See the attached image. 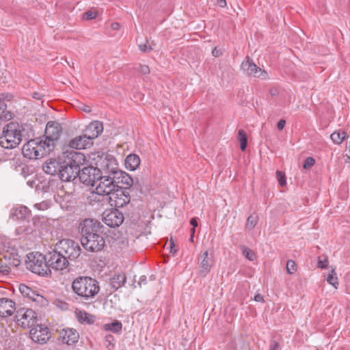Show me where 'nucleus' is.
I'll list each match as a JSON object with an SVG mask.
<instances>
[{
  "instance_id": "f257e3e1",
  "label": "nucleus",
  "mask_w": 350,
  "mask_h": 350,
  "mask_svg": "<svg viewBox=\"0 0 350 350\" xmlns=\"http://www.w3.org/2000/svg\"><path fill=\"white\" fill-rule=\"evenodd\" d=\"M72 291L82 300L94 299L100 291L99 282L91 277L79 276L72 282Z\"/></svg>"
},
{
  "instance_id": "f03ea898",
  "label": "nucleus",
  "mask_w": 350,
  "mask_h": 350,
  "mask_svg": "<svg viewBox=\"0 0 350 350\" xmlns=\"http://www.w3.org/2000/svg\"><path fill=\"white\" fill-rule=\"evenodd\" d=\"M21 126L15 122L7 124L0 136V146L4 148L12 149L17 147L22 141Z\"/></svg>"
},
{
  "instance_id": "7ed1b4c3",
  "label": "nucleus",
  "mask_w": 350,
  "mask_h": 350,
  "mask_svg": "<svg viewBox=\"0 0 350 350\" xmlns=\"http://www.w3.org/2000/svg\"><path fill=\"white\" fill-rule=\"evenodd\" d=\"M50 147V145L46 144L43 140L34 139L25 144L22 151L25 157L29 159H37L51 152L52 150Z\"/></svg>"
},
{
  "instance_id": "20e7f679",
  "label": "nucleus",
  "mask_w": 350,
  "mask_h": 350,
  "mask_svg": "<svg viewBox=\"0 0 350 350\" xmlns=\"http://www.w3.org/2000/svg\"><path fill=\"white\" fill-rule=\"evenodd\" d=\"M26 260L27 268L31 272L41 276L51 274L48 267L46 258L39 252H31L27 254Z\"/></svg>"
},
{
  "instance_id": "39448f33",
  "label": "nucleus",
  "mask_w": 350,
  "mask_h": 350,
  "mask_svg": "<svg viewBox=\"0 0 350 350\" xmlns=\"http://www.w3.org/2000/svg\"><path fill=\"white\" fill-rule=\"evenodd\" d=\"M55 250L62 254L67 260H75L81 254V247L79 243L68 239L58 241L55 245Z\"/></svg>"
},
{
  "instance_id": "423d86ee",
  "label": "nucleus",
  "mask_w": 350,
  "mask_h": 350,
  "mask_svg": "<svg viewBox=\"0 0 350 350\" xmlns=\"http://www.w3.org/2000/svg\"><path fill=\"white\" fill-rule=\"evenodd\" d=\"M16 321L18 325L29 328L38 322L37 314L31 308H21L16 311Z\"/></svg>"
},
{
  "instance_id": "0eeeda50",
  "label": "nucleus",
  "mask_w": 350,
  "mask_h": 350,
  "mask_svg": "<svg viewBox=\"0 0 350 350\" xmlns=\"http://www.w3.org/2000/svg\"><path fill=\"white\" fill-rule=\"evenodd\" d=\"M62 128L58 122H49L46 126L44 137L43 140L46 144L50 145L53 150L55 147V142L59 139L62 133Z\"/></svg>"
},
{
  "instance_id": "6e6552de",
  "label": "nucleus",
  "mask_w": 350,
  "mask_h": 350,
  "mask_svg": "<svg viewBox=\"0 0 350 350\" xmlns=\"http://www.w3.org/2000/svg\"><path fill=\"white\" fill-rule=\"evenodd\" d=\"M101 174L100 170L97 167L88 166L79 170L78 174L79 179L86 185L94 186Z\"/></svg>"
},
{
  "instance_id": "1a4fd4ad",
  "label": "nucleus",
  "mask_w": 350,
  "mask_h": 350,
  "mask_svg": "<svg viewBox=\"0 0 350 350\" xmlns=\"http://www.w3.org/2000/svg\"><path fill=\"white\" fill-rule=\"evenodd\" d=\"M81 243L83 247L90 252L100 251L105 246V240L100 234H92L81 237Z\"/></svg>"
},
{
  "instance_id": "9d476101",
  "label": "nucleus",
  "mask_w": 350,
  "mask_h": 350,
  "mask_svg": "<svg viewBox=\"0 0 350 350\" xmlns=\"http://www.w3.org/2000/svg\"><path fill=\"white\" fill-rule=\"evenodd\" d=\"M46 258L49 269L51 267L55 270H63L68 265V260L55 249L50 252Z\"/></svg>"
},
{
  "instance_id": "9b49d317",
  "label": "nucleus",
  "mask_w": 350,
  "mask_h": 350,
  "mask_svg": "<svg viewBox=\"0 0 350 350\" xmlns=\"http://www.w3.org/2000/svg\"><path fill=\"white\" fill-rule=\"evenodd\" d=\"M107 200L111 206L121 208L130 202V195L126 190L118 188L109 196Z\"/></svg>"
},
{
  "instance_id": "f8f14e48",
  "label": "nucleus",
  "mask_w": 350,
  "mask_h": 350,
  "mask_svg": "<svg viewBox=\"0 0 350 350\" xmlns=\"http://www.w3.org/2000/svg\"><path fill=\"white\" fill-rule=\"evenodd\" d=\"M241 68L248 76H252L262 79H265L268 77L267 72L257 66L248 56H247L241 63Z\"/></svg>"
},
{
  "instance_id": "ddd939ff",
  "label": "nucleus",
  "mask_w": 350,
  "mask_h": 350,
  "mask_svg": "<svg viewBox=\"0 0 350 350\" xmlns=\"http://www.w3.org/2000/svg\"><path fill=\"white\" fill-rule=\"evenodd\" d=\"M103 227L100 222L94 219H85L79 225L81 237L91 236L92 234H100V228Z\"/></svg>"
},
{
  "instance_id": "4468645a",
  "label": "nucleus",
  "mask_w": 350,
  "mask_h": 350,
  "mask_svg": "<svg viewBox=\"0 0 350 350\" xmlns=\"http://www.w3.org/2000/svg\"><path fill=\"white\" fill-rule=\"evenodd\" d=\"M30 337L36 342L46 343L51 338L49 329L44 325L36 324L29 332Z\"/></svg>"
},
{
  "instance_id": "2eb2a0df",
  "label": "nucleus",
  "mask_w": 350,
  "mask_h": 350,
  "mask_svg": "<svg viewBox=\"0 0 350 350\" xmlns=\"http://www.w3.org/2000/svg\"><path fill=\"white\" fill-rule=\"evenodd\" d=\"M96 183L97 185L95 190L100 193H104V195L109 196L116 190L111 173L107 176H103L101 173L99 178L96 181Z\"/></svg>"
},
{
  "instance_id": "dca6fc26",
  "label": "nucleus",
  "mask_w": 350,
  "mask_h": 350,
  "mask_svg": "<svg viewBox=\"0 0 350 350\" xmlns=\"http://www.w3.org/2000/svg\"><path fill=\"white\" fill-rule=\"evenodd\" d=\"M116 189L122 188L126 190L131 187L133 183L132 178L126 172L121 170H113L111 172Z\"/></svg>"
},
{
  "instance_id": "f3484780",
  "label": "nucleus",
  "mask_w": 350,
  "mask_h": 350,
  "mask_svg": "<svg viewBox=\"0 0 350 350\" xmlns=\"http://www.w3.org/2000/svg\"><path fill=\"white\" fill-rule=\"evenodd\" d=\"M103 222L111 228L121 225L124 221L123 214L117 208L106 211L103 214Z\"/></svg>"
},
{
  "instance_id": "a211bd4d",
  "label": "nucleus",
  "mask_w": 350,
  "mask_h": 350,
  "mask_svg": "<svg viewBox=\"0 0 350 350\" xmlns=\"http://www.w3.org/2000/svg\"><path fill=\"white\" fill-rule=\"evenodd\" d=\"M79 173L78 168H74L64 162L59 172V177L62 181L69 182L78 177Z\"/></svg>"
},
{
  "instance_id": "6ab92c4d",
  "label": "nucleus",
  "mask_w": 350,
  "mask_h": 350,
  "mask_svg": "<svg viewBox=\"0 0 350 350\" xmlns=\"http://www.w3.org/2000/svg\"><path fill=\"white\" fill-rule=\"evenodd\" d=\"M86 161L85 155L79 152L70 151L67 155V159L64 163L80 170V166L83 165Z\"/></svg>"
},
{
  "instance_id": "aec40b11",
  "label": "nucleus",
  "mask_w": 350,
  "mask_h": 350,
  "mask_svg": "<svg viewBox=\"0 0 350 350\" xmlns=\"http://www.w3.org/2000/svg\"><path fill=\"white\" fill-rule=\"evenodd\" d=\"M213 256H209L208 252L204 251L201 252L198 258V262L201 268V272L206 274L208 273L213 265Z\"/></svg>"
},
{
  "instance_id": "412c9836",
  "label": "nucleus",
  "mask_w": 350,
  "mask_h": 350,
  "mask_svg": "<svg viewBox=\"0 0 350 350\" xmlns=\"http://www.w3.org/2000/svg\"><path fill=\"white\" fill-rule=\"evenodd\" d=\"M79 333L72 328L63 329L59 332V340L67 345H72L78 341Z\"/></svg>"
},
{
  "instance_id": "4be33fe9",
  "label": "nucleus",
  "mask_w": 350,
  "mask_h": 350,
  "mask_svg": "<svg viewBox=\"0 0 350 350\" xmlns=\"http://www.w3.org/2000/svg\"><path fill=\"white\" fill-rule=\"evenodd\" d=\"M19 291L24 297H27L34 302L40 303L42 305H44L47 302L43 296L36 293L31 288L25 284L19 286Z\"/></svg>"
},
{
  "instance_id": "5701e85b",
  "label": "nucleus",
  "mask_w": 350,
  "mask_h": 350,
  "mask_svg": "<svg viewBox=\"0 0 350 350\" xmlns=\"http://www.w3.org/2000/svg\"><path fill=\"white\" fill-rule=\"evenodd\" d=\"M15 302L8 298L0 299V317L11 316L15 311Z\"/></svg>"
},
{
  "instance_id": "b1692460",
  "label": "nucleus",
  "mask_w": 350,
  "mask_h": 350,
  "mask_svg": "<svg viewBox=\"0 0 350 350\" xmlns=\"http://www.w3.org/2000/svg\"><path fill=\"white\" fill-rule=\"evenodd\" d=\"M92 144V142L85 133L83 135L77 136L71 139L69 142V146L75 149H85Z\"/></svg>"
},
{
  "instance_id": "393cba45",
  "label": "nucleus",
  "mask_w": 350,
  "mask_h": 350,
  "mask_svg": "<svg viewBox=\"0 0 350 350\" xmlns=\"http://www.w3.org/2000/svg\"><path fill=\"white\" fill-rule=\"evenodd\" d=\"M103 131V123L100 121H94L87 126L85 129V134L92 141L93 139L96 138L99 135H100Z\"/></svg>"
},
{
  "instance_id": "a878e982",
  "label": "nucleus",
  "mask_w": 350,
  "mask_h": 350,
  "mask_svg": "<svg viewBox=\"0 0 350 350\" xmlns=\"http://www.w3.org/2000/svg\"><path fill=\"white\" fill-rule=\"evenodd\" d=\"M62 163L56 159H49L44 162L42 166L44 172L50 175L59 174Z\"/></svg>"
},
{
  "instance_id": "bb28decb",
  "label": "nucleus",
  "mask_w": 350,
  "mask_h": 350,
  "mask_svg": "<svg viewBox=\"0 0 350 350\" xmlns=\"http://www.w3.org/2000/svg\"><path fill=\"white\" fill-rule=\"evenodd\" d=\"M126 282V276L123 273L115 274L110 279V286L113 291H116L118 288L124 285Z\"/></svg>"
},
{
  "instance_id": "cd10ccee",
  "label": "nucleus",
  "mask_w": 350,
  "mask_h": 350,
  "mask_svg": "<svg viewBox=\"0 0 350 350\" xmlns=\"http://www.w3.org/2000/svg\"><path fill=\"white\" fill-rule=\"evenodd\" d=\"M140 158L137 154H130L125 159V166L131 171L135 170L140 165Z\"/></svg>"
},
{
  "instance_id": "c85d7f7f",
  "label": "nucleus",
  "mask_w": 350,
  "mask_h": 350,
  "mask_svg": "<svg viewBox=\"0 0 350 350\" xmlns=\"http://www.w3.org/2000/svg\"><path fill=\"white\" fill-rule=\"evenodd\" d=\"M12 215L17 219H25L31 216V211L25 206H19L12 210Z\"/></svg>"
},
{
  "instance_id": "c756f323",
  "label": "nucleus",
  "mask_w": 350,
  "mask_h": 350,
  "mask_svg": "<svg viewBox=\"0 0 350 350\" xmlns=\"http://www.w3.org/2000/svg\"><path fill=\"white\" fill-rule=\"evenodd\" d=\"M75 313L77 320L81 323L91 325L95 321V317L84 310L76 311Z\"/></svg>"
},
{
  "instance_id": "7c9ffc66",
  "label": "nucleus",
  "mask_w": 350,
  "mask_h": 350,
  "mask_svg": "<svg viewBox=\"0 0 350 350\" xmlns=\"http://www.w3.org/2000/svg\"><path fill=\"white\" fill-rule=\"evenodd\" d=\"M347 137V133L342 130L334 131L330 135V138L336 144H340Z\"/></svg>"
},
{
  "instance_id": "2f4dec72",
  "label": "nucleus",
  "mask_w": 350,
  "mask_h": 350,
  "mask_svg": "<svg viewBox=\"0 0 350 350\" xmlns=\"http://www.w3.org/2000/svg\"><path fill=\"white\" fill-rule=\"evenodd\" d=\"M105 196L104 193H100L96 190L88 196V202L92 205H94L96 203H101L104 201Z\"/></svg>"
},
{
  "instance_id": "473e14b6",
  "label": "nucleus",
  "mask_w": 350,
  "mask_h": 350,
  "mask_svg": "<svg viewBox=\"0 0 350 350\" xmlns=\"http://www.w3.org/2000/svg\"><path fill=\"white\" fill-rule=\"evenodd\" d=\"M238 139L240 143L241 150L244 151L247 145V137L246 133L243 129L239 130Z\"/></svg>"
},
{
  "instance_id": "72a5a7b5",
  "label": "nucleus",
  "mask_w": 350,
  "mask_h": 350,
  "mask_svg": "<svg viewBox=\"0 0 350 350\" xmlns=\"http://www.w3.org/2000/svg\"><path fill=\"white\" fill-rule=\"evenodd\" d=\"M258 221V217L256 214L250 215L247 219V222L245 224V228L250 230H252L256 225L257 224Z\"/></svg>"
},
{
  "instance_id": "f704fd0d",
  "label": "nucleus",
  "mask_w": 350,
  "mask_h": 350,
  "mask_svg": "<svg viewBox=\"0 0 350 350\" xmlns=\"http://www.w3.org/2000/svg\"><path fill=\"white\" fill-rule=\"evenodd\" d=\"M122 325L118 321H116L111 323L105 325V328L107 330H110L114 333H118L122 330Z\"/></svg>"
},
{
  "instance_id": "c9c22d12",
  "label": "nucleus",
  "mask_w": 350,
  "mask_h": 350,
  "mask_svg": "<svg viewBox=\"0 0 350 350\" xmlns=\"http://www.w3.org/2000/svg\"><path fill=\"white\" fill-rule=\"evenodd\" d=\"M241 249H242L243 255L246 258H247L248 260H250L251 261L256 259V254L253 250H250V248H248L245 246H242Z\"/></svg>"
},
{
  "instance_id": "e433bc0d",
  "label": "nucleus",
  "mask_w": 350,
  "mask_h": 350,
  "mask_svg": "<svg viewBox=\"0 0 350 350\" xmlns=\"http://www.w3.org/2000/svg\"><path fill=\"white\" fill-rule=\"evenodd\" d=\"M336 273L334 269L332 270V273L328 275L326 280L329 284L334 286L336 288H337V285L338 284V278L336 276Z\"/></svg>"
},
{
  "instance_id": "4c0bfd02",
  "label": "nucleus",
  "mask_w": 350,
  "mask_h": 350,
  "mask_svg": "<svg viewBox=\"0 0 350 350\" xmlns=\"http://www.w3.org/2000/svg\"><path fill=\"white\" fill-rule=\"evenodd\" d=\"M51 206L50 200H44L41 202L34 204V207L39 211H45L49 209Z\"/></svg>"
},
{
  "instance_id": "58836bf2",
  "label": "nucleus",
  "mask_w": 350,
  "mask_h": 350,
  "mask_svg": "<svg viewBox=\"0 0 350 350\" xmlns=\"http://www.w3.org/2000/svg\"><path fill=\"white\" fill-rule=\"evenodd\" d=\"M286 271L289 274H293L297 271V265L293 260H288L286 262Z\"/></svg>"
},
{
  "instance_id": "ea45409f",
  "label": "nucleus",
  "mask_w": 350,
  "mask_h": 350,
  "mask_svg": "<svg viewBox=\"0 0 350 350\" xmlns=\"http://www.w3.org/2000/svg\"><path fill=\"white\" fill-rule=\"evenodd\" d=\"M98 16V11L90 10L83 14V18L85 20H92L96 18Z\"/></svg>"
},
{
  "instance_id": "a19ab883",
  "label": "nucleus",
  "mask_w": 350,
  "mask_h": 350,
  "mask_svg": "<svg viewBox=\"0 0 350 350\" xmlns=\"http://www.w3.org/2000/svg\"><path fill=\"white\" fill-rule=\"evenodd\" d=\"M276 175L278 178V180L279 182V184L283 187L286 185V177L285 175L280 171L276 172Z\"/></svg>"
},
{
  "instance_id": "79ce46f5",
  "label": "nucleus",
  "mask_w": 350,
  "mask_h": 350,
  "mask_svg": "<svg viewBox=\"0 0 350 350\" xmlns=\"http://www.w3.org/2000/svg\"><path fill=\"white\" fill-rule=\"evenodd\" d=\"M314 163L315 161L312 157H308L304 161V167L305 169L310 168L314 165Z\"/></svg>"
},
{
  "instance_id": "37998d69",
  "label": "nucleus",
  "mask_w": 350,
  "mask_h": 350,
  "mask_svg": "<svg viewBox=\"0 0 350 350\" xmlns=\"http://www.w3.org/2000/svg\"><path fill=\"white\" fill-rule=\"evenodd\" d=\"M9 272V267L6 263L0 258V273H8Z\"/></svg>"
},
{
  "instance_id": "c03bdc74",
  "label": "nucleus",
  "mask_w": 350,
  "mask_h": 350,
  "mask_svg": "<svg viewBox=\"0 0 350 350\" xmlns=\"http://www.w3.org/2000/svg\"><path fill=\"white\" fill-rule=\"evenodd\" d=\"M139 72L142 75H148L150 73V68L147 65H139Z\"/></svg>"
},
{
  "instance_id": "a18cd8bd",
  "label": "nucleus",
  "mask_w": 350,
  "mask_h": 350,
  "mask_svg": "<svg viewBox=\"0 0 350 350\" xmlns=\"http://www.w3.org/2000/svg\"><path fill=\"white\" fill-rule=\"evenodd\" d=\"M328 260L326 258L324 260H321L320 257H319L318 260V267L321 269H325L327 267Z\"/></svg>"
},
{
  "instance_id": "49530a36",
  "label": "nucleus",
  "mask_w": 350,
  "mask_h": 350,
  "mask_svg": "<svg viewBox=\"0 0 350 350\" xmlns=\"http://www.w3.org/2000/svg\"><path fill=\"white\" fill-rule=\"evenodd\" d=\"M139 49L142 52L150 51L152 50L151 46H148L146 44H139Z\"/></svg>"
},
{
  "instance_id": "de8ad7c7",
  "label": "nucleus",
  "mask_w": 350,
  "mask_h": 350,
  "mask_svg": "<svg viewBox=\"0 0 350 350\" xmlns=\"http://www.w3.org/2000/svg\"><path fill=\"white\" fill-rule=\"evenodd\" d=\"M146 283H147V278L146 275L141 276L137 282L139 287H142V285L146 284Z\"/></svg>"
},
{
  "instance_id": "09e8293b",
  "label": "nucleus",
  "mask_w": 350,
  "mask_h": 350,
  "mask_svg": "<svg viewBox=\"0 0 350 350\" xmlns=\"http://www.w3.org/2000/svg\"><path fill=\"white\" fill-rule=\"evenodd\" d=\"M177 252V249L175 247V244L171 239L170 241V252L174 254Z\"/></svg>"
},
{
  "instance_id": "8fccbe9b",
  "label": "nucleus",
  "mask_w": 350,
  "mask_h": 350,
  "mask_svg": "<svg viewBox=\"0 0 350 350\" xmlns=\"http://www.w3.org/2000/svg\"><path fill=\"white\" fill-rule=\"evenodd\" d=\"M286 124V121L281 119L277 124V128L279 131H282Z\"/></svg>"
},
{
  "instance_id": "3c124183",
  "label": "nucleus",
  "mask_w": 350,
  "mask_h": 350,
  "mask_svg": "<svg viewBox=\"0 0 350 350\" xmlns=\"http://www.w3.org/2000/svg\"><path fill=\"white\" fill-rule=\"evenodd\" d=\"M111 27L112 29L118 31L120 29L121 25L119 23L114 22L111 24Z\"/></svg>"
},
{
  "instance_id": "603ef678",
  "label": "nucleus",
  "mask_w": 350,
  "mask_h": 350,
  "mask_svg": "<svg viewBox=\"0 0 350 350\" xmlns=\"http://www.w3.org/2000/svg\"><path fill=\"white\" fill-rule=\"evenodd\" d=\"M278 347H279L278 342L276 341H273L270 344L269 350H276Z\"/></svg>"
},
{
  "instance_id": "864d4df0",
  "label": "nucleus",
  "mask_w": 350,
  "mask_h": 350,
  "mask_svg": "<svg viewBox=\"0 0 350 350\" xmlns=\"http://www.w3.org/2000/svg\"><path fill=\"white\" fill-rule=\"evenodd\" d=\"M254 300L256 301L262 302L264 301L263 296L260 294H257L254 296Z\"/></svg>"
},
{
  "instance_id": "5fc2aeb1",
  "label": "nucleus",
  "mask_w": 350,
  "mask_h": 350,
  "mask_svg": "<svg viewBox=\"0 0 350 350\" xmlns=\"http://www.w3.org/2000/svg\"><path fill=\"white\" fill-rule=\"evenodd\" d=\"M81 109L85 112L90 113L91 112V107L88 105H83V106L81 107Z\"/></svg>"
},
{
  "instance_id": "6e6d98bb",
  "label": "nucleus",
  "mask_w": 350,
  "mask_h": 350,
  "mask_svg": "<svg viewBox=\"0 0 350 350\" xmlns=\"http://www.w3.org/2000/svg\"><path fill=\"white\" fill-rule=\"evenodd\" d=\"M217 5L221 8H225L227 5L226 0H217Z\"/></svg>"
},
{
  "instance_id": "4d7b16f0",
  "label": "nucleus",
  "mask_w": 350,
  "mask_h": 350,
  "mask_svg": "<svg viewBox=\"0 0 350 350\" xmlns=\"http://www.w3.org/2000/svg\"><path fill=\"white\" fill-rule=\"evenodd\" d=\"M33 96V98H35V99H36V100H41V99H42V96H43V95H42V94H40V93H39V92H34V93L33 94V96Z\"/></svg>"
},
{
  "instance_id": "13d9d810",
  "label": "nucleus",
  "mask_w": 350,
  "mask_h": 350,
  "mask_svg": "<svg viewBox=\"0 0 350 350\" xmlns=\"http://www.w3.org/2000/svg\"><path fill=\"white\" fill-rule=\"evenodd\" d=\"M212 55L214 57H219L221 55V53L217 49V47H215L213 50L212 51Z\"/></svg>"
},
{
  "instance_id": "bf43d9fd",
  "label": "nucleus",
  "mask_w": 350,
  "mask_h": 350,
  "mask_svg": "<svg viewBox=\"0 0 350 350\" xmlns=\"http://www.w3.org/2000/svg\"><path fill=\"white\" fill-rule=\"evenodd\" d=\"M190 224L193 226V228L196 227L198 226V221L196 218H191L190 220Z\"/></svg>"
},
{
  "instance_id": "052dcab7",
  "label": "nucleus",
  "mask_w": 350,
  "mask_h": 350,
  "mask_svg": "<svg viewBox=\"0 0 350 350\" xmlns=\"http://www.w3.org/2000/svg\"><path fill=\"white\" fill-rule=\"evenodd\" d=\"M111 339H113V336H111V335H107V336H106V340H107V341H110V340H111Z\"/></svg>"
},
{
  "instance_id": "680f3d73",
  "label": "nucleus",
  "mask_w": 350,
  "mask_h": 350,
  "mask_svg": "<svg viewBox=\"0 0 350 350\" xmlns=\"http://www.w3.org/2000/svg\"><path fill=\"white\" fill-rule=\"evenodd\" d=\"M191 232H192V234H193L195 232V228L193 227V228L191 229Z\"/></svg>"
},
{
  "instance_id": "e2e57ef3",
  "label": "nucleus",
  "mask_w": 350,
  "mask_h": 350,
  "mask_svg": "<svg viewBox=\"0 0 350 350\" xmlns=\"http://www.w3.org/2000/svg\"><path fill=\"white\" fill-rule=\"evenodd\" d=\"M348 149H349V152H350V143H349V146Z\"/></svg>"
},
{
  "instance_id": "0e129e2a",
  "label": "nucleus",
  "mask_w": 350,
  "mask_h": 350,
  "mask_svg": "<svg viewBox=\"0 0 350 350\" xmlns=\"http://www.w3.org/2000/svg\"><path fill=\"white\" fill-rule=\"evenodd\" d=\"M349 159H350V157H349Z\"/></svg>"
}]
</instances>
